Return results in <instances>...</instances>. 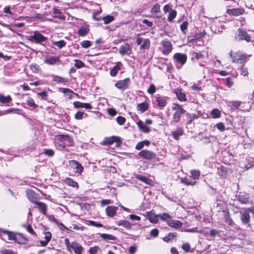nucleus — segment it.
<instances>
[{"mask_svg":"<svg viewBox=\"0 0 254 254\" xmlns=\"http://www.w3.org/2000/svg\"><path fill=\"white\" fill-rule=\"evenodd\" d=\"M64 244L66 250L70 253L73 252L75 254H83L84 248L77 242L73 241L71 243L68 239L65 238L64 240Z\"/></svg>","mask_w":254,"mask_h":254,"instance_id":"f257e3e1","label":"nucleus"},{"mask_svg":"<svg viewBox=\"0 0 254 254\" xmlns=\"http://www.w3.org/2000/svg\"><path fill=\"white\" fill-rule=\"evenodd\" d=\"M229 56L232 59V62L237 64L246 63L249 60L248 57L251 56V55H247L243 54L240 51H231L229 53Z\"/></svg>","mask_w":254,"mask_h":254,"instance_id":"f03ea898","label":"nucleus"},{"mask_svg":"<svg viewBox=\"0 0 254 254\" xmlns=\"http://www.w3.org/2000/svg\"><path fill=\"white\" fill-rule=\"evenodd\" d=\"M172 110L174 111L173 115L172 122L178 123L180 122L181 116L185 115L186 111L182 106L178 103H175L172 107Z\"/></svg>","mask_w":254,"mask_h":254,"instance_id":"7ed1b4c3","label":"nucleus"},{"mask_svg":"<svg viewBox=\"0 0 254 254\" xmlns=\"http://www.w3.org/2000/svg\"><path fill=\"white\" fill-rule=\"evenodd\" d=\"M114 143H116V147H120L122 144L121 137L120 136L115 135L106 137L100 144L102 145L108 146L112 145Z\"/></svg>","mask_w":254,"mask_h":254,"instance_id":"20e7f679","label":"nucleus"},{"mask_svg":"<svg viewBox=\"0 0 254 254\" xmlns=\"http://www.w3.org/2000/svg\"><path fill=\"white\" fill-rule=\"evenodd\" d=\"M27 39L32 43L42 44L47 40V38L42 35L39 31H35L33 35L28 36Z\"/></svg>","mask_w":254,"mask_h":254,"instance_id":"39448f33","label":"nucleus"},{"mask_svg":"<svg viewBox=\"0 0 254 254\" xmlns=\"http://www.w3.org/2000/svg\"><path fill=\"white\" fill-rule=\"evenodd\" d=\"M141 34H137L136 36V43L137 45H140V50L149 49L151 45V41L149 39H144L141 37Z\"/></svg>","mask_w":254,"mask_h":254,"instance_id":"423d86ee","label":"nucleus"},{"mask_svg":"<svg viewBox=\"0 0 254 254\" xmlns=\"http://www.w3.org/2000/svg\"><path fill=\"white\" fill-rule=\"evenodd\" d=\"M235 39L238 41H245L247 42L252 41L251 36L246 30L239 28L237 30V33L235 36Z\"/></svg>","mask_w":254,"mask_h":254,"instance_id":"0eeeda50","label":"nucleus"},{"mask_svg":"<svg viewBox=\"0 0 254 254\" xmlns=\"http://www.w3.org/2000/svg\"><path fill=\"white\" fill-rule=\"evenodd\" d=\"M138 155L141 158L148 161L156 159L157 161H159V158L157 157L156 154L154 152L150 150H142L138 152Z\"/></svg>","mask_w":254,"mask_h":254,"instance_id":"6e6552de","label":"nucleus"},{"mask_svg":"<svg viewBox=\"0 0 254 254\" xmlns=\"http://www.w3.org/2000/svg\"><path fill=\"white\" fill-rule=\"evenodd\" d=\"M69 168L72 170L75 174L81 175L83 172L84 168L82 165L75 160H71L68 161Z\"/></svg>","mask_w":254,"mask_h":254,"instance_id":"1a4fd4ad","label":"nucleus"},{"mask_svg":"<svg viewBox=\"0 0 254 254\" xmlns=\"http://www.w3.org/2000/svg\"><path fill=\"white\" fill-rule=\"evenodd\" d=\"M130 84V79L127 77L124 79L119 80L115 84V86L118 89L124 91L128 89Z\"/></svg>","mask_w":254,"mask_h":254,"instance_id":"9d476101","label":"nucleus"},{"mask_svg":"<svg viewBox=\"0 0 254 254\" xmlns=\"http://www.w3.org/2000/svg\"><path fill=\"white\" fill-rule=\"evenodd\" d=\"M162 46V53L164 55H169L173 50V46L171 42L167 39H164L161 42Z\"/></svg>","mask_w":254,"mask_h":254,"instance_id":"9b49d317","label":"nucleus"},{"mask_svg":"<svg viewBox=\"0 0 254 254\" xmlns=\"http://www.w3.org/2000/svg\"><path fill=\"white\" fill-rule=\"evenodd\" d=\"M55 139L57 141L61 142L67 141L68 146H72L74 145L73 138L68 134H61L56 135L55 136Z\"/></svg>","mask_w":254,"mask_h":254,"instance_id":"f8f14e48","label":"nucleus"},{"mask_svg":"<svg viewBox=\"0 0 254 254\" xmlns=\"http://www.w3.org/2000/svg\"><path fill=\"white\" fill-rule=\"evenodd\" d=\"M167 97L163 96H157L155 98L156 105L160 110L163 109L167 105Z\"/></svg>","mask_w":254,"mask_h":254,"instance_id":"ddd939ff","label":"nucleus"},{"mask_svg":"<svg viewBox=\"0 0 254 254\" xmlns=\"http://www.w3.org/2000/svg\"><path fill=\"white\" fill-rule=\"evenodd\" d=\"M226 12L229 15L238 16L244 14L245 12V10L242 7H237L227 9Z\"/></svg>","mask_w":254,"mask_h":254,"instance_id":"4468645a","label":"nucleus"},{"mask_svg":"<svg viewBox=\"0 0 254 254\" xmlns=\"http://www.w3.org/2000/svg\"><path fill=\"white\" fill-rule=\"evenodd\" d=\"M173 59L176 62L181 64L183 65L187 62V56L185 54L177 53L174 55Z\"/></svg>","mask_w":254,"mask_h":254,"instance_id":"2eb2a0df","label":"nucleus"},{"mask_svg":"<svg viewBox=\"0 0 254 254\" xmlns=\"http://www.w3.org/2000/svg\"><path fill=\"white\" fill-rule=\"evenodd\" d=\"M154 212V210L147 211L146 213V216L151 223L156 224L159 222V217L158 214H156Z\"/></svg>","mask_w":254,"mask_h":254,"instance_id":"dca6fc26","label":"nucleus"},{"mask_svg":"<svg viewBox=\"0 0 254 254\" xmlns=\"http://www.w3.org/2000/svg\"><path fill=\"white\" fill-rule=\"evenodd\" d=\"M29 240L28 238L21 233H16L15 239L14 240L15 243L18 244L26 245L28 243Z\"/></svg>","mask_w":254,"mask_h":254,"instance_id":"f3484780","label":"nucleus"},{"mask_svg":"<svg viewBox=\"0 0 254 254\" xmlns=\"http://www.w3.org/2000/svg\"><path fill=\"white\" fill-rule=\"evenodd\" d=\"M119 53L121 55H125L126 54L129 55L131 53V49L128 43H126L122 45L119 49Z\"/></svg>","mask_w":254,"mask_h":254,"instance_id":"a211bd4d","label":"nucleus"},{"mask_svg":"<svg viewBox=\"0 0 254 254\" xmlns=\"http://www.w3.org/2000/svg\"><path fill=\"white\" fill-rule=\"evenodd\" d=\"M174 92L176 95L177 99L181 102H186L187 101L186 95L182 91V89L179 88H175Z\"/></svg>","mask_w":254,"mask_h":254,"instance_id":"6ab92c4d","label":"nucleus"},{"mask_svg":"<svg viewBox=\"0 0 254 254\" xmlns=\"http://www.w3.org/2000/svg\"><path fill=\"white\" fill-rule=\"evenodd\" d=\"M60 61V57L58 56H47L44 60V63L49 65H54Z\"/></svg>","mask_w":254,"mask_h":254,"instance_id":"aec40b11","label":"nucleus"},{"mask_svg":"<svg viewBox=\"0 0 254 254\" xmlns=\"http://www.w3.org/2000/svg\"><path fill=\"white\" fill-rule=\"evenodd\" d=\"M0 235L1 236L6 235L9 240L14 241L16 233L6 230L3 228H0Z\"/></svg>","mask_w":254,"mask_h":254,"instance_id":"412c9836","label":"nucleus"},{"mask_svg":"<svg viewBox=\"0 0 254 254\" xmlns=\"http://www.w3.org/2000/svg\"><path fill=\"white\" fill-rule=\"evenodd\" d=\"M240 218L242 224L248 225V226H250L249 223L250 222L251 216L248 212L247 213L244 210L243 213H241Z\"/></svg>","mask_w":254,"mask_h":254,"instance_id":"4be33fe9","label":"nucleus"},{"mask_svg":"<svg viewBox=\"0 0 254 254\" xmlns=\"http://www.w3.org/2000/svg\"><path fill=\"white\" fill-rule=\"evenodd\" d=\"M160 5L158 3H155L152 8L151 9V13L155 15V17L157 18H161L162 16V15L161 14V8H160Z\"/></svg>","mask_w":254,"mask_h":254,"instance_id":"5701e85b","label":"nucleus"},{"mask_svg":"<svg viewBox=\"0 0 254 254\" xmlns=\"http://www.w3.org/2000/svg\"><path fill=\"white\" fill-rule=\"evenodd\" d=\"M118 207L117 206L111 205L108 206L106 208V215L110 217H113L117 214Z\"/></svg>","mask_w":254,"mask_h":254,"instance_id":"b1692460","label":"nucleus"},{"mask_svg":"<svg viewBox=\"0 0 254 254\" xmlns=\"http://www.w3.org/2000/svg\"><path fill=\"white\" fill-rule=\"evenodd\" d=\"M123 66V64L121 62H118L116 63V65L111 69L110 71V74L112 77H115L122 67Z\"/></svg>","mask_w":254,"mask_h":254,"instance_id":"393cba45","label":"nucleus"},{"mask_svg":"<svg viewBox=\"0 0 254 254\" xmlns=\"http://www.w3.org/2000/svg\"><path fill=\"white\" fill-rule=\"evenodd\" d=\"M73 106L75 108H85L86 109H91L92 108V105L88 103H82L80 101H74L73 103Z\"/></svg>","mask_w":254,"mask_h":254,"instance_id":"a878e982","label":"nucleus"},{"mask_svg":"<svg viewBox=\"0 0 254 254\" xmlns=\"http://www.w3.org/2000/svg\"><path fill=\"white\" fill-rule=\"evenodd\" d=\"M167 224L169 226L175 229H179L183 226V223L181 221L178 220L172 219V218L168 220Z\"/></svg>","mask_w":254,"mask_h":254,"instance_id":"bb28decb","label":"nucleus"},{"mask_svg":"<svg viewBox=\"0 0 254 254\" xmlns=\"http://www.w3.org/2000/svg\"><path fill=\"white\" fill-rule=\"evenodd\" d=\"M223 219L224 222L227 223L229 226H232L234 224V221L230 216L229 211L223 210Z\"/></svg>","mask_w":254,"mask_h":254,"instance_id":"cd10ccee","label":"nucleus"},{"mask_svg":"<svg viewBox=\"0 0 254 254\" xmlns=\"http://www.w3.org/2000/svg\"><path fill=\"white\" fill-rule=\"evenodd\" d=\"M44 234L45 235L44 236V239L45 240H41L40 241V243L41 244V246L42 247H46L48 245V244L49 243V242L51 241L52 237V234L50 232H45L44 233Z\"/></svg>","mask_w":254,"mask_h":254,"instance_id":"c85d7f7f","label":"nucleus"},{"mask_svg":"<svg viewBox=\"0 0 254 254\" xmlns=\"http://www.w3.org/2000/svg\"><path fill=\"white\" fill-rule=\"evenodd\" d=\"M149 104L146 102H143L137 104L136 106L137 111L140 113H143L148 110Z\"/></svg>","mask_w":254,"mask_h":254,"instance_id":"c756f323","label":"nucleus"},{"mask_svg":"<svg viewBox=\"0 0 254 254\" xmlns=\"http://www.w3.org/2000/svg\"><path fill=\"white\" fill-rule=\"evenodd\" d=\"M184 133V130L181 127H178L176 130L172 132L173 138L176 140H179L180 137Z\"/></svg>","mask_w":254,"mask_h":254,"instance_id":"7c9ffc66","label":"nucleus"},{"mask_svg":"<svg viewBox=\"0 0 254 254\" xmlns=\"http://www.w3.org/2000/svg\"><path fill=\"white\" fill-rule=\"evenodd\" d=\"M191 60L193 62H197L204 58V55L201 52H192L191 53Z\"/></svg>","mask_w":254,"mask_h":254,"instance_id":"2f4dec72","label":"nucleus"},{"mask_svg":"<svg viewBox=\"0 0 254 254\" xmlns=\"http://www.w3.org/2000/svg\"><path fill=\"white\" fill-rule=\"evenodd\" d=\"M136 124L139 130L143 132L147 133L150 131V127L144 125L142 121L139 120L136 122Z\"/></svg>","mask_w":254,"mask_h":254,"instance_id":"473e14b6","label":"nucleus"},{"mask_svg":"<svg viewBox=\"0 0 254 254\" xmlns=\"http://www.w3.org/2000/svg\"><path fill=\"white\" fill-rule=\"evenodd\" d=\"M38 208L40 212L44 215H47V205L44 202L37 201L35 203Z\"/></svg>","mask_w":254,"mask_h":254,"instance_id":"72a5a7b5","label":"nucleus"},{"mask_svg":"<svg viewBox=\"0 0 254 254\" xmlns=\"http://www.w3.org/2000/svg\"><path fill=\"white\" fill-rule=\"evenodd\" d=\"M135 178L137 180H138L142 182H143L147 185H152V181L151 179L146 177L144 176L139 175V174H137L135 176Z\"/></svg>","mask_w":254,"mask_h":254,"instance_id":"f704fd0d","label":"nucleus"},{"mask_svg":"<svg viewBox=\"0 0 254 254\" xmlns=\"http://www.w3.org/2000/svg\"><path fill=\"white\" fill-rule=\"evenodd\" d=\"M116 224L119 226H122L127 230L131 229V225L130 223L127 221L124 220H121L116 222Z\"/></svg>","mask_w":254,"mask_h":254,"instance_id":"c9c22d12","label":"nucleus"},{"mask_svg":"<svg viewBox=\"0 0 254 254\" xmlns=\"http://www.w3.org/2000/svg\"><path fill=\"white\" fill-rule=\"evenodd\" d=\"M185 116L187 118V123L188 125H190L192 123V121L195 119L198 118V116L195 114H190L186 111Z\"/></svg>","mask_w":254,"mask_h":254,"instance_id":"e433bc0d","label":"nucleus"},{"mask_svg":"<svg viewBox=\"0 0 254 254\" xmlns=\"http://www.w3.org/2000/svg\"><path fill=\"white\" fill-rule=\"evenodd\" d=\"M177 236V233L176 232L169 233L166 236L162 238L164 242L170 243L173 242V240Z\"/></svg>","mask_w":254,"mask_h":254,"instance_id":"4c0bfd02","label":"nucleus"},{"mask_svg":"<svg viewBox=\"0 0 254 254\" xmlns=\"http://www.w3.org/2000/svg\"><path fill=\"white\" fill-rule=\"evenodd\" d=\"M22 227L25 229L26 231L30 234L32 236L37 237V234L33 230L32 226L29 224H23Z\"/></svg>","mask_w":254,"mask_h":254,"instance_id":"58836bf2","label":"nucleus"},{"mask_svg":"<svg viewBox=\"0 0 254 254\" xmlns=\"http://www.w3.org/2000/svg\"><path fill=\"white\" fill-rule=\"evenodd\" d=\"M64 183L68 186L75 188H78L79 185L77 182L74 181L70 178H66L64 180Z\"/></svg>","mask_w":254,"mask_h":254,"instance_id":"ea45409f","label":"nucleus"},{"mask_svg":"<svg viewBox=\"0 0 254 254\" xmlns=\"http://www.w3.org/2000/svg\"><path fill=\"white\" fill-rule=\"evenodd\" d=\"M53 81H55L57 83H64L65 84L68 82V79L64 77L55 75L53 78Z\"/></svg>","mask_w":254,"mask_h":254,"instance_id":"a19ab883","label":"nucleus"},{"mask_svg":"<svg viewBox=\"0 0 254 254\" xmlns=\"http://www.w3.org/2000/svg\"><path fill=\"white\" fill-rule=\"evenodd\" d=\"M12 101V98L10 95L6 96L3 95H0V102L2 104H7L8 105Z\"/></svg>","mask_w":254,"mask_h":254,"instance_id":"79ce46f5","label":"nucleus"},{"mask_svg":"<svg viewBox=\"0 0 254 254\" xmlns=\"http://www.w3.org/2000/svg\"><path fill=\"white\" fill-rule=\"evenodd\" d=\"M238 200L242 204H247L250 202L249 198L246 194H239Z\"/></svg>","mask_w":254,"mask_h":254,"instance_id":"37998d69","label":"nucleus"},{"mask_svg":"<svg viewBox=\"0 0 254 254\" xmlns=\"http://www.w3.org/2000/svg\"><path fill=\"white\" fill-rule=\"evenodd\" d=\"M89 29L88 27H81L78 30L77 33L79 36H85L89 31Z\"/></svg>","mask_w":254,"mask_h":254,"instance_id":"c03bdc74","label":"nucleus"},{"mask_svg":"<svg viewBox=\"0 0 254 254\" xmlns=\"http://www.w3.org/2000/svg\"><path fill=\"white\" fill-rule=\"evenodd\" d=\"M27 198L30 202L34 204H35L38 201L37 197L36 196L34 192L33 191H30L27 193Z\"/></svg>","mask_w":254,"mask_h":254,"instance_id":"a18cd8bd","label":"nucleus"},{"mask_svg":"<svg viewBox=\"0 0 254 254\" xmlns=\"http://www.w3.org/2000/svg\"><path fill=\"white\" fill-rule=\"evenodd\" d=\"M181 182L187 186H194L197 183L196 181H191L189 178L187 177L182 178L181 179Z\"/></svg>","mask_w":254,"mask_h":254,"instance_id":"49530a36","label":"nucleus"},{"mask_svg":"<svg viewBox=\"0 0 254 254\" xmlns=\"http://www.w3.org/2000/svg\"><path fill=\"white\" fill-rule=\"evenodd\" d=\"M190 177L193 180H198L200 176V172L198 170H192L190 171Z\"/></svg>","mask_w":254,"mask_h":254,"instance_id":"de8ad7c7","label":"nucleus"},{"mask_svg":"<svg viewBox=\"0 0 254 254\" xmlns=\"http://www.w3.org/2000/svg\"><path fill=\"white\" fill-rule=\"evenodd\" d=\"M158 216L162 221H165L167 223L168 220H169L170 218H172V216L167 213L159 214H158Z\"/></svg>","mask_w":254,"mask_h":254,"instance_id":"09e8293b","label":"nucleus"},{"mask_svg":"<svg viewBox=\"0 0 254 254\" xmlns=\"http://www.w3.org/2000/svg\"><path fill=\"white\" fill-rule=\"evenodd\" d=\"M210 116L213 119L219 118L221 117V113L218 109L215 108L211 111Z\"/></svg>","mask_w":254,"mask_h":254,"instance_id":"8fccbe9b","label":"nucleus"},{"mask_svg":"<svg viewBox=\"0 0 254 254\" xmlns=\"http://www.w3.org/2000/svg\"><path fill=\"white\" fill-rule=\"evenodd\" d=\"M206 34V32L203 31V32H201L199 33H196L193 38L190 40L191 42H194V41L199 40L201 38L204 37Z\"/></svg>","mask_w":254,"mask_h":254,"instance_id":"3c124183","label":"nucleus"},{"mask_svg":"<svg viewBox=\"0 0 254 254\" xmlns=\"http://www.w3.org/2000/svg\"><path fill=\"white\" fill-rule=\"evenodd\" d=\"M177 15V12L175 9L171 10L168 16V21L170 22H173Z\"/></svg>","mask_w":254,"mask_h":254,"instance_id":"603ef678","label":"nucleus"},{"mask_svg":"<svg viewBox=\"0 0 254 254\" xmlns=\"http://www.w3.org/2000/svg\"><path fill=\"white\" fill-rule=\"evenodd\" d=\"M105 24H108L115 20V17L113 15H107L102 18Z\"/></svg>","mask_w":254,"mask_h":254,"instance_id":"864d4df0","label":"nucleus"},{"mask_svg":"<svg viewBox=\"0 0 254 254\" xmlns=\"http://www.w3.org/2000/svg\"><path fill=\"white\" fill-rule=\"evenodd\" d=\"M26 103L29 107L33 108V109H36L38 107V105L35 104L34 99L30 97L27 98Z\"/></svg>","mask_w":254,"mask_h":254,"instance_id":"5fc2aeb1","label":"nucleus"},{"mask_svg":"<svg viewBox=\"0 0 254 254\" xmlns=\"http://www.w3.org/2000/svg\"><path fill=\"white\" fill-rule=\"evenodd\" d=\"M52 45L57 46L59 49H62L66 45V42L64 40L52 42Z\"/></svg>","mask_w":254,"mask_h":254,"instance_id":"6e6d98bb","label":"nucleus"},{"mask_svg":"<svg viewBox=\"0 0 254 254\" xmlns=\"http://www.w3.org/2000/svg\"><path fill=\"white\" fill-rule=\"evenodd\" d=\"M63 92L66 94L68 97L69 99H71L73 94H75L76 96H78V94L75 93L72 90L69 88H64Z\"/></svg>","mask_w":254,"mask_h":254,"instance_id":"4d7b16f0","label":"nucleus"},{"mask_svg":"<svg viewBox=\"0 0 254 254\" xmlns=\"http://www.w3.org/2000/svg\"><path fill=\"white\" fill-rule=\"evenodd\" d=\"M53 14L55 15V17L59 18L60 19H64V16L62 14V13L60 11V10L56 8H53Z\"/></svg>","mask_w":254,"mask_h":254,"instance_id":"13d9d810","label":"nucleus"},{"mask_svg":"<svg viewBox=\"0 0 254 254\" xmlns=\"http://www.w3.org/2000/svg\"><path fill=\"white\" fill-rule=\"evenodd\" d=\"M241 104V102L238 101H232L231 105V110L232 111H235L237 110Z\"/></svg>","mask_w":254,"mask_h":254,"instance_id":"bf43d9fd","label":"nucleus"},{"mask_svg":"<svg viewBox=\"0 0 254 254\" xmlns=\"http://www.w3.org/2000/svg\"><path fill=\"white\" fill-rule=\"evenodd\" d=\"M87 116L86 114H85L83 112L78 111L74 115V119L76 120H80L83 118V116Z\"/></svg>","mask_w":254,"mask_h":254,"instance_id":"052dcab7","label":"nucleus"},{"mask_svg":"<svg viewBox=\"0 0 254 254\" xmlns=\"http://www.w3.org/2000/svg\"><path fill=\"white\" fill-rule=\"evenodd\" d=\"M228 173V169L224 166H221L219 168V174L221 177H225Z\"/></svg>","mask_w":254,"mask_h":254,"instance_id":"680f3d73","label":"nucleus"},{"mask_svg":"<svg viewBox=\"0 0 254 254\" xmlns=\"http://www.w3.org/2000/svg\"><path fill=\"white\" fill-rule=\"evenodd\" d=\"M87 224L88 225H91L92 226H94V227H99V228H101V227H103V225L102 223L98 222H95V221H94L93 220H88V221H87Z\"/></svg>","mask_w":254,"mask_h":254,"instance_id":"e2e57ef3","label":"nucleus"},{"mask_svg":"<svg viewBox=\"0 0 254 254\" xmlns=\"http://www.w3.org/2000/svg\"><path fill=\"white\" fill-rule=\"evenodd\" d=\"M74 66L77 68H80L83 67L85 66L84 63L81 60L75 59L74 60Z\"/></svg>","mask_w":254,"mask_h":254,"instance_id":"0e129e2a","label":"nucleus"},{"mask_svg":"<svg viewBox=\"0 0 254 254\" xmlns=\"http://www.w3.org/2000/svg\"><path fill=\"white\" fill-rule=\"evenodd\" d=\"M101 237L104 240L115 241L116 239L114 236L108 234H102L101 235Z\"/></svg>","mask_w":254,"mask_h":254,"instance_id":"69168bd1","label":"nucleus"},{"mask_svg":"<svg viewBox=\"0 0 254 254\" xmlns=\"http://www.w3.org/2000/svg\"><path fill=\"white\" fill-rule=\"evenodd\" d=\"M37 96L40 97L41 99L46 100L48 96V93L46 91H43L37 94Z\"/></svg>","mask_w":254,"mask_h":254,"instance_id":"338daca9","label":"nucleus"},{"mask_svg":"<svg viewBox=\"0 0 254 254\" xmlns=\"http://www.w3.org/2000/svg\"><path fill=\"white\" fill-rule=\"evenodd\" d=\"M43 153L48 157H53L55 153L54 150L52 149H45L44 150Z\"/></svg>","mask_w":254,"mask_h":254,"instance_id":"774afa93","label":"nucleus"}]
</instances>
